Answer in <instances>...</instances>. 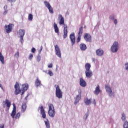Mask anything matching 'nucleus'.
I'll list each match as a JSON object with an SVG mask.
<instances>
[{
    "mask_svg": "<svg viewBox=\"0 0 128 128\" xmlns=\"http://www.w3.org/2000/svg\"><path fill=\"white\" fill-rule=\"evenodd\" d=\"M11 104H12L10 103V102L8 99H6L5 101H3L2 104V106L3 108H6V107L8 108V110H10V108Z\"/></svg>",
    "mask_w": 128,
    "mask_h": 128,
    "instance_id": "obj_9",
    "label": "nucleus"
},
{
    "mask_svg": "<svg viewBox=\"0 0 128 128\" xmlns=\"http://www.w3.org/2000/svg\"><path fill=\"white\" fill-rule=\"evenodd\" d=\"M28 84H23L22 85V90H24V92H22L21 95L22 96L24 93V91L28 90Z\"/></svg>",
    "mask_w": 128,
    "mask_h": 128,
    "instance_id": "obj_20",
    "label": "nucleus"
},
{
    "mask_svg": "<svg viewBox=\"0 0 128 128\" xmlns=\"http://www.w3.org/2000/svg\"><path fill=\"white\" fill-rule=\"evenodd\" d=\"M54 86L56 88V96L58 98H62V92L60 88V86L58 85H55Z\"/></svg>",
    "mask_w": 128,
    "mask_h": 128,
    "instance_id": "obj_4",
    "label": "nucleus"
},
{
    "mask_svg": "<svg viewBox=\"0 0 128 128\" xmlns=\"http://www.w3.org/2000/svg\"><path fill=\"white\" fill-rule=\"evenodd\" d=\"M14 88L16 89L14 94L16 96H18V94H19L22 92V90H20V84L18 83V82H16L14 85Z\"/></svg>",
    "mask_w": 128,
    "mask_h": 128,
    "instance_id": "obj_10",
    "label": "nucleus"
},
{
    "mask_svg": "<svg viewBox=\"0 0 128 128\" xmlns=\"http://www.w3.org/2000/svg\"><path fill=\"white\" fill-rule=\"evenodd\" d=\"M84 38L85 40H86V42H92V36L88 33H86L85 34H84Z\"/></svg>",
    "mask_w": 128,
    "mask_h": 128,
    "instance_id": "obj_12",
    "label": "nucleus"
},
{
    "mask_svg": "<svg viewBox=\"0 0 128 128\" xmlns=\"http://www.w3.org/2000/svg\"><path fill=\"white\" fill-rule=\"evenodd\" d=\"M121 118L122 122H124V120H126V114H124V113H122Z\"/></svg>",
    "mask_w": 128,
    "mask_h": 128,
    "instance_id": "obj_34",
    "label": "nucleus"
},
{
    "mask_svg": "<svg viewBox=\"0 0 128 128\" xmlns=\"http://www.w3.org/2000/svg\"><path fill=\"white\" fill-rule=\"evenodd\" d=\"M56 70H58V68H56Z\"/></svg>",
    "mask_w": 128,
    "mask_h": 128,
    "instance_id": "obj_59",
    "label": "nucleus"
},
{
    "mask_svg": "<svg viewBox=\"0 0 128 128\" xmlns=\"http://www.w3.org/2000/svg\"><path fill=\"white\" fill-rule=\"evenodd\" d=\"M48 8L50 14H54V9L52 8V6H50Z\"/></svg>",
    "mask_w": 128,
    "mask_h": 128,
    "instance_id": "obj_33",
    "label": "nucleus"
},
{
    "mask_svg": "<svg viewBox=\"0 0 128 128\" xmlns=\"http://www.w3.org/2000/svg\"><path fill=\"white\" fill-rule=\"evenodd\" d=\"M109 18L110 20H114V14L110 15Z\"/></svg>",
    "mask_w": 128,
    "mask_h": 128,
    "instance_id": "obj_35",
    "label": "nucleus"
},
{
    "mask_svg": "<svg viewBox=\"0 0 128 128\" xmlns=\"http://www.w3.org/2000/svg\"><path fill=\"white\" fill-rule=\"evenodd\" d=\"M20 38V42L21 44H24V36H21Z\"/></svg>",
    "mask_w": 128,
    "mask_h": 128,
    "instance_id": "obj_41",
    "label": "nucleus"
},
{
    "mask_svg": "<svg viewBox=\"0 0 128 128\" xmlns=\"http://www.w3.org/2000/svg\"><path fill=\"white\" fill-rule=\"evenodd\" d=\"M110 50L112 52H117L118 50V42H114L110 48Z\"/></svg>",
    "mask_w": 128,
    "mask_h": 128,
    "instance_id": "obj_6",
    "label": "nucleus"
},
{
    "mask_svg": "<svg viewBox=\"0 0 128 128\" xmlns=\"http://www.w3.org/2000/svg\"><path fill=\"white\" fill-rule=\"evenodd\" d=\"M28 95H27L26 96V97L25 98V99L26 100H28Z\"/></svg>",
    "mask_w": 128,
    "mask_h": 128,
    "instance_id": "obj_54",
    "label": "nucleus"
},
{
    "mask_svg": "<svg viewBox=\"0 0 128 128\" xmlns=\"http://www.w3.org/2000/svg\"><path fill=\"white\" fill-rule=\"evenodd\" d=\"M48 114L50 118H54V116L56 115V112L54 110L48 111Z\"/></svg>",
    "mask_w": 128,
    "mask_h": 128,
    "instance_id": "obj_23",
    "label": "nucleus"
},
{
    "mask_svg": "<svg viewBox=\"0 0 128 128\" xmlns=\"http://www.w3.org/2000/svg\"><path fill=\"white\" fill-rule=\"evenodd\" d=\"M26 104L25 103H23L22 104V112H26Z\"/></svg>",
    "mask_w": 128,
    "mask_h": 128,
    "instance_id": "obj_27",
    "label": "nucleus"
},
{
    "mask_svg": "<svg viewBox=\"0 0 128 128\" xmlns=\"http://www.w3.org/2000/svg\"><path fill=\"white\" fill-rule=\"evenodd\" d=\"M8 10H4V12H3L4 16H6L8 14Z\"/></svg>",
    "mask_w": 128,
    "mask_h": 128,
    "instance_id": "obj_45",
    "label": "nucleus"
},
{
    "mask_svg": "<svg viewBox=\"0 0 128 128\" xmlns=\"http://www.w3.org/2000/svg\"><path fill=\"white\" fill-rule=\"evenodd\" d=\"M0 61L2 64H4V57L2 56V54L0 52Z\"/></svg>",
    "mask_w": 128,
    "mask_h": 128,
    "instance_id": "obj_26",
    "label": "nucleus"
},
{
    "mask_svg": "<svg viewBox=\"0 0 128 128\" xmlns=\"http://www.w3.org/2000/svg\"><path fill=\"white\" fill-rule=\"evenodd\" d=\"M81 38H82V35H78V36L77 38V42H80Z\"/></svg>",
    "mask_w": 128,
    "mask_h": 128,
    "instance_id": "obj_39",
    "label": "nucleus"
},
{
    "mask_svg": "<svg viewBox=\"0 0 128 128\" xmlns=\"http://www.w3.org/2000/svg\"><path fill=\"white\" fill-rule=\"evenodd\" d=\"M85 116H86V117L85 118V120H88V114L86 113V114H85Z\"/></svg>",
    "mask_w": 128,
    "mask_h": 128,
    "instance_id": "obj_46",
    "label": "nucleus"
},
{
    "mask_svg": "<svg viewBox=\"0 0 128 128\" xmlns=\"http://www.w3.org/2000/svg\"><path fill=\"white\" fill-rule=\"evenodd\" d=\"M25 34L24 30L20 29L19 32L18 33V34L20 36L19 37L24 36Z\"/></svg>",
    "mask_w": 128,
    "mask_h": 128,
    "instance_id": "obj_21",
    "label": "nucleus"
},
{
    "mask_svg": "<svg viewBox=\"0 0 128 128\" xmlns=\"http://www.w3.org/2000/svg\"><path fill=\"white\" fill-rule=\"evenodd\" d=\"M84 102L86 106H90L92 104H94V106H96V99H93V100L92 102V98L88 99V98H86L84 100Z\"/></svg>",
    "mask_w": 128,
    "mask_h": 128,
    "instance_id": "obj_5",
    "label": "nucleus"
},
{
    "mask_svg": "<svg viewBox=\"0 0 128 128\" xmlns=\"http://www.w3.org/2000/svg\"><path fill=\"white\" fill-rule=\"evenodd\" d=\"M14 24H8L5 25L4 28L6 34H10L12 32V28H14Z\"/></svg>",
    "mask_w": 128,
    "mask_h": 128,
    "instance_id": "obj_7",
    "label": "nucleus"
},
{
    "mask_svg": "<svg viewBox=\"0 0 128 128\" xmlns=\"http://www.w3.org/2000/svg\"><path fill=\"white\" fill-rule=\"evenodd\" d=\"M100 92V87L99 85H98L96 87L95 90L94 91V94H96V96H98Z\"/></svg>",
    "mask_w": 128,
    "mask_h": 128,
    "instance_id": "obj_17",
    "label": "nucleus"
},
{
    "mask_svg": "<svg viewBox=\"0 0 128 128\" xmlns=\"http://www.w3.org/2000/svg\"><path fill=\"white\" fill-rule=\"evenodd\" d=\"M92 61L93 62H96V58H92Z\"/></svg>",
    "mask_w": 128,
    "mask_h": 128,
    "instance_id": "obj_52",
    "label": "nucleus"
},
{
    "mask_svg": "<svg viewBox=\"0 0 128 128\" xmlns=\"http://www.w3.org/2000/svg\"><path fill=\"white\" fill-rule=\"evenodd\" d=\"M8 6L6 5H5L4 7V10H8Z\"/></svg>",
    "mask_w": 128,
    "mask_h": 128,
    "instance_id": "obj_51",
    "label": "nucleus"
},
{
    "mask_svg": "<svg viewBox=\"0 0 128 128\" xmlns=\"http://www.w3.org/2000/svg\"><path fill=\"white\" fill-rule=\"evenodd\" d=\"M36 48H32L31 50L32 52H33L34 54V52H36Z\"/></svg>",
    "mask_w": 128,
    "mask_h": 128,
    "instance_id": "obj_44",
    "label": "nucleus"
},
{
    "mask_svg": "<svg viewBox=\"0 0 128 128\" xmlns=\"http://www.w3.org/2000/svg\"><path fill=\"white\" fill-rule=\"evenodd\" d=\"M34 18V16L32 14H29L28 16V20L32 22V19Z\"/></svg>",
    "mask_w": 128,
    "mask_h": 128,
    "instance_id": "obj_32",
    "label": "nucleus"
},
{
    "mask_svg": "<svg viewBox=\"0 0 128 128\" xmlns=\"http://www.w3.org/2000/svg\"><path fill=\"white\" fill-rule=\"evenodd\" d=\"M0 88L2 90V84H0Z\"/></svg>",
    "mask_w": 128,
    "mask_h": 128,
    "instance_id": "obj_57",
    "label": "nucleus"
},
{
    "mask_svg": "<svg viewBox=\"0 0 128 128\" xmlns=\"http://www.w3.org/2000/svg\"><path fill=\"white\" fill-rule=\"evenodd\" d=\"M16 104H13L12 110L11 113V116L12 118H14V116H16Z\"/></svg>",
    "mask_w": 128,
    "mask_h": 128,
    "instance_id": "obj_16",
    "label": "nucleus"
},
{
    "mask_svg": "<svg viewBox=\"0 0 128 128\" xmlns=\"http://www.w3.org/2000/svg\"><path fill=\"white\" fill-rule=\"evenodd\" d=\"M54 30L56 34H58L60 30H58V24L56 22L54 23Z\"/></svg>",
    "mask_w": 128,
    "mask_h": 128,
    "instance_id": "obj_25",
    "label": "nucleus"
},
{
    "mask_svg": "<svg viewBox=\"0 0 128 128\" xmlns=\"http://www.w3.org/2000/svg\"><path fill=\"white\" fill-rule=\"evenodd\" d=\"M48 68H52V64H48Z\"/></svg>",
    "mask_w": 128,
    "mask_h": 128,
    "instance_id": "obj_50",
    "label": "nucleus"
},
{
    "mask_svg": "<svg viewBox=\"0 0 128 128\" xmlns=\"http://www.w3.org/2000/svg\"><path fill=\"white\" fill-rule=\"evenodd\" d=\"M0 128H4V124H2V126L0 127Z\"/></svg>",
    "mask_w": 128,
    "mask_h": 128,
    "instance_id": "obj_53",
    "label": "nucleus"
},
{
    "mask_svg": "<svg viewBox=\"0 0 128 128\" xmlns=\"http://www.w3.org/2000/svg\"><path fill=\"white\" fill-rule=\"evenodd\" d=\"M40 110V114L42 116V118H46V112H44V106H42L38 108V110Z\"/></svg>",
    "mask_w": 128,
    "mask_h": 128,
    "instance_id": "obj_15",
    "label": "nucleus"
},
{
    "mask_svg": "<svg viewBox=\"0 0 128 128\" xmlns=\"http://www.w3.org/2000/svg\"><path fill=\"white\" fill-rule=\"evenodd\" d=\"M44 72H45L46 74H48V70H45V71H44Z\"/></svg>",
    "mask_w": 128,
    "mask_h": 128,
    "instance_id": "obj_56",
    "label": "nucleus"
},
{
    "mask_svg": "<svg viewBox=\"0 0 128 128\" xmlns=\"http://www.w3.org/2000/svg\"><path fill=\"white\" fill-rule=\"evenodd\" d=\"M91 66L90 64L87 63L85 64V74L86 76V78H90L92 76V72L90 70Z\"/></svg>",
    "mask_w": 128,
    "mask_h": 128,
    "instance_id": "obj_2",
    "label": "nucleus"
},
{
    "mask_svg": "<svg viewBox=\"0 0 128 128\" xmlns=\"http://www.w3.org/2000/svg\"><path fill=\"white\" fill-rule=\"evenodd\" d=\"M104 50L102 48H99L96 50V54L98 56H102L104 54Z\"/></svg>",
    "mask_w": 128,
    "mask_h": 128,
    "instance_id": "obj_18",
    "label": "nucleus"
},
{
    "mask_svg": "<svg viewBox=\"0 0 128 128\" xmlns=\"http://www.w3.org/2000/svg\"><path fill=\"white\" fill-rule=\"evenodd\" d=\"M124 128H128V122H125L124 124Z\"/></svg>",
    "mask_w": 128,
    "mask_h": 128,
    "instance_id": "obj_37",
    "label": "nucleus"
},
{
    "mask_svg": "<svg viewBox=\"0 0 128 128\" xmlns=\"http://www.w3.org/2000/svg\"><path fill=\"white\" fill-rule=\"evenodd\" d=\"M32 58H34V55H33L32 54H30L29 55V57H28L29 60H32Z\"/></svg>",
    "mask_w": 128,
    "mask_h": 128,
    "instance_id": "obj_40",
    "label": "nucleus"
},
{
    "mask_svg": "<svg viewBox=\"0 0 128 128\" xmlns=\"http://www.w3.org/2000/svg\"><path fill=\"white\" fill-rule=\"evenodd\" d=\"M44 4H45V6H46V8H50V6H51L50 4V2H48L46 0L44 2Z\"/></svg>",
    "mask_w": 128,
    "mask_h": 128,
    "instance_id": "obj_31",
    "label": "nucleus"
},
{
    "mask_svg": "<svg viewBox=\"0 0 128 128\" xmlns=\"http://www.w3.org/2000/svg\"><path fill=\"white\" fill-rule=\"evenodd\" d=\"M42 49H40V50H39L40 54V52H42Z\"/></svg>",
    "mask_w": 128,
    "mask_h": 128,
    "instance_id": "obj_55",
    "label": "nucleus"
},
{
    "mask_svg": "<svg viewBox=\"0 0 128 128\" xmlns=\"http://www.w3.org/2000/svg\"><path fill=\"white\" fill-rule=\"evenodd\" d=\"M44 124L46 128H50V122L48 120H47L46 121H44Z\"/></svg>",
    "mask_w": 128,
    "mask_h": 128,
    "instance_id": "obj_28",
    "label": "nucleus"
},
{
    "mask_svg": "<svg viewBox=\"0 0 128 128\" xmlns=\"http://www.w3.org/2000/svg\"><path fill=\"white\" fill-rule=\"evenodd\" d=\"M40 49H42V46H41Z\"/></svg>",
    "mask_w": 128,
    "mask_h": 128,
    "instance_id": "obj_58",
    "label": "nucleus"
},
{
    "mask_svg": "<svg viewBox=\"0 0 128 128\" xmlns=\"http://www.w3.org/2000/svg\"><path fill=\"white\" fill-rule=\"evenodd\" d=\"M105 89L106 92L108 94V96H110V98H114L116 94L114 92H112V87L108 85L105 86Z\"/></svg>",
    "mask_w": 128,
    "mask_h": 128,
    "instance_id": "obj_3",
    "label": "nucleus"
},
{
    "mask_svg": "<svg viewBox=\"0 0 128 128\" xmlns=\"http://www.w3.org/2000/svg\"><path fill=\"white\" fill-rule=\"evenodd\" d=\"M35 86L36 88H38V86H42V82L38 80V78H37L35 82Z\"/></svg>",
    "mask_w": 128,
    "mask_h": 128,
    "instance_id": "obj_22",
    "label": "nucleus"
},
{
    "mask_svg": "<svg viewBox=\"0 0 128 128\" xmlns=\"http://www.w3.org/2000/svg\"><path fill=\"white\" fill-rule=\"evenodd\" d=\"M82 32H84V28L82 26L79 28L78 36H82Z\"/></svg>",
    "mask_w": 128,
    "mask_h": 128,
    "instance_id": "obj_30",
    "label": "nucleus"
},
{
    "mask_svg": "<svg viewBox=\"0 0 128 128\" xmlns=\"http://www.w3.org/2000/svg\"><path fill=\"white\" fill-rule=\"evenodd\" d=\"M114 24H118V20L114 19Z\"/></svg>",
    "mask_w": 128,
    "mask_h": 128,
    "instance_id": "obj_47",
    "label": "nucleus"
},
{
    "mask_svg": "<svg viewBox=\"0 0 128 128\" xmlns=\"http://www.w3.org/2000/svg\"><path fill=\"white\" fill-rule=\"evenodd\" d=\"M80 86H82V88H86V80H84L82 78H80Z\"/></svg>",
    "mask_w": 128,
    "mask_h": 128,
    "instance_id": "obj_19",
    "label": "nucleus"
},
{
    "mask_svg": "<svg viewBox=\"0 0 128 128\" xmlns=\"http://www.w3.org/2000/svg\"><path fill=\"white\" fill-rule=\"evenodd\" d=\"M36 60H37V62H40V56H37Z\"/></svg>",
    "mask_w": 128,
    "mask_h": 128,
    "instance_id": "obj_48",
    "label": "nucleus"
},
{
    "mask_svg": "<svg viewBox=\"0 0 128 128\" xmlns=\"http://www.w3.org/2000/svg\"><path fill=\"white\" fill-rule=\"evenodd\" d=\"M20 113H18L16 116V118H20Z\"/></svg>",
    "mask_w": 128,
    "mask_h": 128,
    "instance_id": "obj_42",
    "label": "nucleus"
},
{
    "mask_svg": "<svg viewBox=\"0 0 128 128\" xmlns=\"http://www.w3.org/2000/svg\"><path fill=\"white\" fill-rule=\"evenodd\" d=\"M125 69L126 70H128V62L125 64Z\"/></svg>",
    "mask_w": 128,
    "mask_h": 128,
    "instance_id": "obj_43",
    "label": "nucleus"
},
{
    "mask_svg": "<svg viewBox=\"0 0 128 128\" xmlns=\"http://www.w3.org/2000/svg\"><path fill=\"white\" fill-rule=\"evenodd\" d=\"M14 56L16 58H18L20 56V52H17L15 54H14Z\"/></svg>",
    "mask_w": 128,
    "mask_h": 128,
    "instance_id": "obj_36",
    "label": "nucleus"
},
{
    "mask_svg": "<svg viewBox=\"0 0 128 128\" xmlns=\"http://www.w3.org/2000/svg\"><path fill=\"white\" fill-rule=\"evenodd\" d=\"M10 2H16V0H7Z\"/></svg>",
    "mask_w": 128,
    "mask_h": 128,
    "instance_id": "obj_49",
    "label": "nucleus"
},
{
    "mask_svg": "<svg viewBox=\"0 0 128 128\" xmlns=\"http://www.w3.org/2000/svg\"><path fill=\"white\" fill-rule=\"evenodd\" d=\"M48 74L50 75V76H54V73L52 71L48 70Z\"/></svg>",
    "mask_w": 128,
    "mask_h": 128,
    "instance_id": "obj_38",
    "label": "nucleus"
},
{
    "mask_svg": "<svg viewBox=\"0 0 128 128\" xmlns=\"http://www.w3.org/2000/svg\"><path fill=\"white\" fill-rule=\"evenodd\" d=\"M81 50H86V45L84 44H81L80 45Z\"/></svg>",
    "mask_w": 128,
    "mask_h": 128,
    "instance_id": "obj_24",
    "label": "nucleus"
},
{
    "mask_svg": "<svg viewBox=\"0 0 128 128\" xmlns=\"http://www.w3.org/2000/svg\"><path fill=\"white\" fill-rule=\"evenodd\" d=\"M78 94L74 98V104H78V102L82 100V90L79 89L78 90Z\"/></svg>",
    "mask_w": 128,
    "mask_h": 128,
    "instance_id": "obj_8",
    "label": "nucleus"
},
{
    "mask_svg": "<svg viewBox=\"0 0 128 128\" xmlns=\"http://www.w3.org/2000/svg\"><path fill=\"white\" fill-rule=\"evenodd\" d=\"M58 20H60V21L59 22V24H60V26H62V24L64 26L63 30V38H66V36H68V25L64 24V17H62V15H58Z\"/></svg>",
    "mask_w": 128,
    "mask_h": 128,
    "instance_id": "obj_1",
    "label": "nucleus"
},
{
    "mask_svg": "<svg viewBox=\"0 0 128 128\" xmlns=\"http://www.w3.org/2000/svg\"><path fill=\"white\" fill-rule=\"evenodd\" d=\"M40 110V114L42 116V118H46V112H44V106H42L38 108V110Z\"/></svg>",
    "mask_w": 128,
    "mask_h": 128,
    "instance_id": "obj_14",
    "label": "nucleus"
},
{
    "mask_svg": "<svg viewBox=\"0 0 128 128\" xmlns=\"http://www.w3.org/2000/svg\"><path fill=\"white\" fill-rule=\"evenodd\" d=\"M55 48V52L56 54L58 56V58H62V53H60V47H58V46L56 45L54 46Z\"/></svg>",
    "mask_w": 128,
    "mask_h": 128,
    "instance_id": "obj_11",
    "label": "nucleus"
},
{
    "mask_svg": "<svg viewBox=\"0 0 128 128\" xmlns=\"http://www.w3.org/2000/svg\"><path fill=\"white\" fill-rule=\"evenodd\" d=\"M48 108H49L48 111L54 110V105L52 104H49Z\"/></svg>",
    "mask_w": 128,
    "mask_h": 128,
    "instance_id": "obj_29",
    "label": "nucleus"
},
{
    "mask_svg": "<svg viewBox=\"0 0 128 128\" xmlns=\"http://www.w3.org/2000/svg\"><path fill=\"white\" fill-rule=\"evenodd\" d=\"M70 42L72 44V46H74L76 43V36H74V33L72 32L70 36Z\"/></svg>",
    "mask_w": 128,
    "mask_h": 128,
    "instance_id": "obj_13",
    "label": "nucleus"
}]
</instances>
